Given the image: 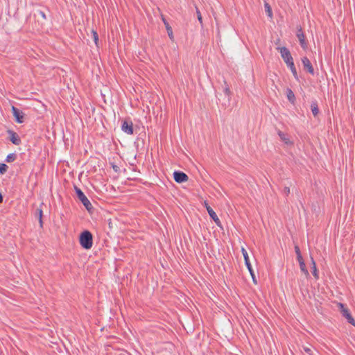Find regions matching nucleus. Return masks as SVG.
Wrapping results in <instances>:
<instances>
[{
    "label": "nucleus",
    "mask_w": 355,
    "mask_h": 355,
    "mask_svg": "<svg viewBox=\"0 0 355 355\" xmlns=\"http://www.w3.org/2000/svg\"><path fill=\"white\" fill-rule=\"evenodd\" d=\"M205 207H206V209H207L211 218H214L216 216V214L215 213V211L212 209V208L206 202H205Z\"/></svg>",
    "instance_id": "17"
},
{
    "label": "nucleus",
    "mask_w": 355,
    "mask_h": 355,
    "mask_svg": "<svg viewBox=\"0 0 355 355\" xmlns=\"http://www.w3.org/2000/svg\"><path fill=\"white\" fill-rule=\"evenodd\" d=\"M296 36L299 40L301 47L303 49H306L307 48V42L306 41V37L302 31L301 26L297 27Z\"/></svg>",
    "instance_id": "6"
},
{
    "label": "nucleus",
    "mask_w": 355,
    "mask_h": 355,
    "mask_svg": "<svg viewBox=\"0 0 355 355\" xmlns=\"http://www.w3.org/2000/svg\"><path fill=\"white\" fill-rule=\"evenodd\" d=\"M295 252L297 256L301 254V252H300V249L299 246H297V245L295 246Z\"/></svg>",
    "instance_id": "30"
},
{
    "label": "nucleus",
    "mask_w": 355,
    "mask_h": 355,
    "mask_svg": "<svg viewBox=\"0 0 355 355\" xmlns=\"http://www.w3.org/2000/svg\"><path fill=\"white\" fill-rule=\"evenodd\" d=\"M35 216L38 218L40 227H43V220H42L43 212H42V210L41 208H37L35 210Z\"/></svg>",
    "instance_id": "13"
},
{
    "label": "nucleus",
    "mask_w": 355,
    "mask_h": 355,
    "mask_svg": "<svg viewBox=\"0 0 355 355\" xmlns=\"http://www.w3.org/2000/svg\"><path fill=\"white\" fill-rule=\"evenodd\" d=\"M303 350L308 354V355H313V351L309 348L308 347H303Z\"/></svg>",
    "instance_id": "26"
},
{
    "label": "nucleus",
    "mask_w": 355,
    "mask_h": 355,
    "mask_svg": "<svg viewBox=\"0 0 355 355\" xmlns=\"http://www.w3.org/2000/svg\"><path fill=\"white\" fill-rule=\"evenodd\" d=\"M173 178L178 183H182L188 180V175L182 171H175L173 173Z\"/></svg>",
    "instance_id": "9"
},
{
    "label": "nucleus",
    "mask_w": 355,
    "mask_h": 355,
    "mask_svg": "<svg viewBox=\"0 0 355 355\" xmlns=\"http://www.w3.org/2000/svg\"><path fill=\"white\" fill-rule=\"evenodd\" d=\"M17 159V155L15 153H10L7 155L6 161L8 163L15 161Z\"/></svg>",
    "instance_id": "21"
},
{
    "label": "nucleus",
    "mask_w": 355,
    "mask_h": 355,
    "mask_svg": "<svg viewBox=\"0 0 355 355\" xmlns=\"http://www.w3.org/2000/svg\"><path fill=\"white\" fill-rule=\"evenodd\" d=\"M40 14H41V15L42 16L43 18H44V19L46 18V15H45L44 12L41 11Z\"/></svg>",
    "instance_id": "32"
},
{
    "label": "nucleus",
    "mask_w": 355,
    "mask_h": 355,
    "mask_svg": "<svg viewBox=\"0 0 355 355\" xmlns=\"http://www.w3.org/2000/svg\"><path fill=\"white\" fill-rule=\"evenodd\" d=\"M92 36H93V39H94V41L96 45L98 46V35L97 33L94 31H92Z\"/></svg>",
    "instance_id": "24"
},
{
    "label": "nucleus",
    "mask_w": 355,
    "mask_h": 355,
    "mask_svg": "<svg viewBox=\"0 0 355 355\" xmlns=\"http://www.w3.org/2000/svg\"><path fill=\"white\" fill-rule=\"evenodd\" d=\"M2 202H3V196L0 193V203H1Z\"/></svg>",
    "instance_id": "33"
},
{
    "label": "nucleus",
    "mask_w": 355,
    "mask_h": 355,
    "mask_svg": "<svg viewBox=\"0 0 355 355\" xmlns=\"http://www.w3.org/2000/svg\"><path fill=\"white\" fill-rule=\"evenodd\" d=\"M12 112L17 123H22L24 122V114L22 111L15 106H12Z\"/></svg>",
    "instance_id": "8"
},
{
    "label": "nucleus",
    "mask_w": 355,
    "mask_h": 355,
    "mask_svg": "<svg viewBox=\"0 0 355 355\" xmlns=\"http://www.w3.org/2000/svg\"><path fill=\"white\" fill-rule=\"evenodd\" d=\"M277 50H279L281 56L285 63L286 64L287 67L291 69L294 78L296 80H298V75L297 72V69L295 67L293 59L291 55V53L290 51L286 47H279L277 48Z\"/></svg>",
    "instance_id": "1"
},
{
    "label": "nucleus",
    "mask_w": 355,
    "mask_h": 355,
    "mask_svg": "<svg viewBox=\"0 0 355 355\" xmlns=\"http://www.w3.org/2000/svg\"><path fill=\"white\" fill-rule=\"evenodd\" d=\"M225 87L224 88L223 91H224L225 94L229 97L231 95V91L225 81Z\"/></svg>",
    "instance_id": "23"
},
{
    "label": "nucleus",
    "mask_w": 355,
    "mask_h": 355,
    "mask_svg": "<svg viewBox=\"0 0 355 355\" xmlns=\"http://www.w3.org/2000/svg\"><path fill=\"white\" fill-rule=\"evenodd\" d=\"M300 268L301 271L305 275V276L306 277H309V272L308 270L306 269L304 262L300 263Z\"/></svg>",
    "instance_id": "20"
},
{
    "label": "nucleus",
    "mask_w": 355,
    "mask_h": 355,
    "mask_svg": "<svg viewBox=\"0 0 355 355\" xmlns=\"http://www.w3.org/2000/svg\"><path fill=\"white\" fill-rule=\"evenodd\" d=\"M311 112L314 116H318L319 113V109L316 101L312 102L311 105Z\"/></svg>",
    "instance_id": "16"
},
{
    "label": "nucleus",
    "mask_w": 355,
    "mask_h": 355,
    "mask_svg": "<svg viewBox=\"0 0 355 355\" xmlns=\"http://www.w3.org/2000/svg\"><path fill=\"white\" fill-rule=\"evenodd\" d=\"M8 166L6 164L1 163L0 164V174H4L8 170Z\"/></svg>",
    "instance_id": "22"
},
{
    "label": "nucleus",
    "mask_w": 355,
    "mask_h": 355,
    "mask_svg": "<svg viewBox=\"0 0 355 355\" xmlns=\"http://www.w3.org/2000/svg\"><path fill=\"white\" fill-rule=\"evenodd\" d=\"M74 190H75V192L76 193L78 198L83 203V205L85 206V207L88 211H90L92 209H93V207H92L90 201L88 200V198L86 197V196L82 191V190L76 185L74 186Z\"/></svg>",
    "instance_id": "3"
},
{
    "label": "nucleus",
    "mask_w": 355,
    "mask_h": 355,
    "mask_svg": "<svg viewBox=\"0 0 355 355\" xmlns=\"http://www.w3.org/2000/svg\"><path fill=\"white\" fill-rule=\"evenodd\" d=\"M80 245L85 250L91 249L93 245L92 234L88 230H84L79 237Z\"/></svg>",
    "instance_id": "2"
},
{
    "label": "nucleus",
    "mask_w": 355,
    "mask_h": 355,
    "mask_svg": "<svg viewBox=\"0 0 355 355\" xmlns=\"http://www.w3.org/2000/svg\"><path fill=\"white\" fill-rule=\"evenodd\" d=\"M284 193L286 196H288L290 194V188L285 187L284 189Z\"/></svg>",
    "instance_id": "28"
},
{
    "label": "nucleus",
    "mask_w": 355,
    "mask_h": 355,
    "mask_svg": "<svg viewBox=\"0 0 355 355\" xmlns=\"http://www.w3.org/2000/svg\"><path fill=\"white\" fill-rule=\"evenodd\" d=\"M278 135L279 136L282 141H283L285 144H288L290 143L289 139L287 137L286 135L283 132L279 130Z\"/></svg>",
    "instance_id": "18"
},
{
    "label": "nucleus",
    "mask_w": 355,
    "mask_h": 355,
    "mask_svg": "<svg viewBox=\"0 0 355 355\" xmlns=\"http://www.w3.org/2000/svg\"><path fill=\"white\" fill-rule=\"evenodd\" d=\"M196 14H197V17H198L199 22L200 23L201 25H202V17L200 10H198V8H196Z\"/></svg>",
    "instance_id": "25"
},
{
    "label": "nucleus",
    "mask_w": 355,
    "mask_h": 355,
    "mask_svg": "<svg viewBox=\"0 0 355 355\" xmlns=\"http://www.w3.org/2000/svg\"><path fill=\"white\" fill-rule=\"evenodd\" d=\"M338 306H340L342 315L347 320L349 324L355 327V320L351 315L349 310L342 303H339Z\"/></svg>",
    "instance_id": "4"
},
{
    "label": "nucleus",
    "mask_w": 355,
    "mask_h": 355,
    "mask_svg": "<svg viewBox=\"0 0 355 355\" xmlns=\"http://www.w3.org/2000/svg\"><path fill=\"white\" fill-rule=\"evenodd\" d=\"M264 7L266 12L267 13L268 16L271 18L272 17V12L270 6L269 5L268 3L265 2Z\"/></svg>",
    "instance_id": "19"
},
{
    "label": "nucleus",
    "mask_w": 355,
    "mask_h": 355,
    "mask_svg": "<svg viewBox=\"0 0 355 355\" xmlns=\"http://www.w3.org/2000/svg\"><path fill=\"white\" fill-rule=\"evenodd\" d=\"M112 168L116 173L119 172V171H120L119 167L115 164H112Z\"/></svg>",
    "instance_id": "31"
},
{
    "label": "nucleus",
    "mask_w": 355,
    "mask_h": 355,
    "mask_svg": "<svg viewBox=\"0 0 355 355\" xmlns=\"http://www.w3.org/2000/svg\"><path fill=\"white\" fill-rule=\"evenodd\" d=\"M302 62L303 64L304 69L307 71L311 74L313 75L314 69L309 59L307 57H303L302 58Z\"/></svg>",
    "instance_id": "10"
},
{
    "label": "nucleus",
    "mask_w": 355,
    "mask_h": 355,
    "mask_svg": "<svg viewBox=\"0 0 355 355\" xmlns=\"http://www.w3.org/2000/svg\"><path fill=\"white\" fill-rule=\"evenodd\" d=\"M162 21L164 24V26L166 27V29L167 31V33H168V35L169 37V38L171 40H173V31H172V28L171 26H170V24H168V22L164 18L162 17Z\"/></svg>",
    "instance_id": "12"
},
{
    "label": "nucleus",
    "mask_w": 355,
    "mask_h": 355,
    "mask_svg": "<svg viewBox=\"0 0 355 355\" xmlns=\"http://www.w3.org/2000/svg\"><path fill=\"white\" fill-rule=\"evenodd\" d=\"M297 261L299 262V264L301 263L304 262L302 254L297 255Z\"/></svg>",
    "instance_id": "29"
},
{
    "label": "nucleus",
    "mask_w": 355,
    "mask_h": 355,
    "mask_svg": "<svg viewBox=\"0 0 355 355\" xmlns=\"http://www.w3.org/2000/svg\"><path fill=\"white\" fill-rule=\"evenodd\" d=\"M211 219H213V220L216 223V224L218 226H220V221L219 218H218L217 215L214 218H212Z\"/></svg>",
    "instance_id": "27"
},
{
    "label": "nucleus",
    "mask_w": 355,
    "mask_h": 355,
    "mask_svg": "<svg viewBox=\"0 0 355 355\" xmlns=\"http://www.w3.org/2000/svg\"><path fill=\"white\" fill-rule=\"evenodd\" d=\"M8 134L9 135L10 141L15 145H19L21 142V140L19 135L14 132L13 130H8Z\"/></svg>",
    "instance_id": "11"
},
{
    "label": "nucleus",
    "mask_w": 355,
    "mask_h": 355,
    "mask_svg": "<svg viewBox=\"0 0 355 355\" xmlns=\"http://www.w3.org/2000/svg\"><path fill=\"white\" fill-rule=\"evenodd\" d=\"M241 252H242V254L243 255V257H244V260H245V264L246 266V267L248 268L252 277V279H253V282L256 284L257 283V281H256V279H255V275H254V271H253V269H252V267L251 266V263L250 262V259H249V257H248V254L246 251V250L245 248H242L241 250Z\"/></svg>",
    "instance_id": "5"
},
{
    "label": "nucleus",
    "mask_w": 355,
    "mask_h": 355,
    "mask_svg": "<svg viewBox=\"0 0 355 355\" xmlns=\"http://www.w3.org/2000/svg\"><path fill=\"white\" fill-rule=\"evenodd\" d=\"M286 96L290 103H291L292 104L295 103V96L293 92L291 90V89H290V88L286 89Z\"/></svg>",
    "instance_id": "14"
},
{
    "label": "nucleus",
    "mask_w": 355,
    "mask_h": 355,
    "mask_svg": "<svg viewBox=\"0 0 355 355\" xmlns=\"http://www.w3.org/2000/svg\"><path fill=\"white\" fill-rule=\"evenodd\" d=\"M121 130L128 135H133V123L130 120H125L121 125Z\"/></svg>",
    "instance_id": "7"
},
{
    "label": "nucleus",
    "mask_w": 355,
    "mask_h": 355,
    "mask_svg": "<svg viewBox=\"0 0 355 355\" xmlns=\"http://www.w3.org/2000/svg\"><path fill=\"white\" fill-rule=\"evenodd\" d=\"M311 265H312V267H311L312 274L315 279H318L319 278L318 271L316 268V263L313 257H311Z\"/></svg>",
    "instance_id": "15"
}]
</instances>
